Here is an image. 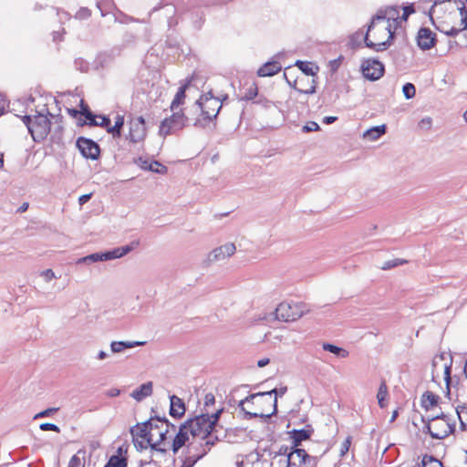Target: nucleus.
I'll return each instance as SVG.
<instances>
[{
	"label": "nucleus",
	"instance_id": "nucleus-44",
	"mask_svg": "<svg viewBox=\"0 0 467 467\" xmlns=\"http://www.w3.org/2000/svg\"><path fill=\"white\" fill-rule=\"evenodd\" d=\"M407 263H408V261L405 259L395 258V259L388 260V261L384 262L383 265L381 266V269L382 270H389L394 267L403 265Z\"/></svg>",
	"mask_w": 467,
	"mask_h": 467
},
{
	"label": "nucleus",
	"instance_id": "nucleus-21",
	"mask_svg": "<svg viewBox=\"0 0 467 467\" xmlns=\"http://www.w3.org/2000/svg\"><path fill=\"white\" fill-rule=\"evenodd\" d=\"M169 414L174 419H181L186 411L184 401L176 395L170 397Z\"/></svg>",
	"mask_w": 467,
	"mask_h": 467
},
{
	"label": "nucleus",
	"instance_id": "nucleus-38",
	"mask_svg": "<svg viewBox=\"0 0 467 467\" xmlns=\"http://www.w3.org/2000/svg\"><path fill=\"white\" fill-rule=\"evenodd\" d=\"M127 459L120 455H112L105 466L107 467H127Z\"/></svg>",
	"mask_w": 467,
	"mask_h": 467
},
{
	"label": "nucleus",
	"instance_id": "nucleus-26",
	"mask_svg": "<svg viewBox=\"0 0 467 467\" xmlns=\"http://www.w3.org/2000/svg\"><path fill=\"white\" fill-rule=\"evenodd\" d=\"M446 414L443 412H441L440 414H437V416H421V421L424 423V426L422 428V432L425 434H429L431 437V433H434L433 431V422H436L439 420V418H445Z\"/></svg>",
	"mask_w": 467,
	"mask_h": 467
},
{
	"label": "nucleus",
	"instance_id": "nucleus-58",
	"mask_svg": "<svg viewBox=\"0 0 467 467\" xmlns=\"http://www.w3.org/2000/svg\"><path fill=\"white\" fill-rule=\"evenodd\" d=\"M432 125V119L431 117H425L419 122V127L422 130H430Z\"/></svg>",
	"mask_w": 467,
	"mask_h": 467
},
{
	"label": "nucleus",
	"instance_id": "nucleus-22",
	"mask_svg": "<svg viewBox=\"0 0 467 467\" xmlns=\"http://www.w3.org/2000/svg\"><path fill=\"white\" fill-rule=\"evenodd\" d=\"M150 424V420H147L141 423H137L136 425L131 427L130 431L132 436V439L153 437V433H151Z\"/></svg>",
	"mask_w": 467,
	"mask_h": 467
},
{
	"label": "nucleus",
	"instance_id": "nucleus-53",
	"mask_svg": "<svg viewBox=\"0 0 467 467\" xmlns=\"http://www.w3.org/2000/svg\"><path fill=\"white\" fill-rule=\"evenodd\" d=\"M453 3L456 5V7L461 15V17H467V7L465 3L462 0H453Z\"/></svg>",
	"mask_w": 467,
	"mask_h": 467
},
{
	"label": "nucleus",
	"instance_id": "nucleus-20",
	"mask_svg": "<svg viewBox=\"0 0 467 467\" xmlns=\"http://www.w3.org/2000/svg\"><path fill=\"white\" fill-rule=\"evenodd\" d=\"M136 162L141 169L145 171H150L157 174L163 175L168 171V168L162 165L158 161H150L148 159H143L142 157H140Z\"/></svg>",
	"mask_w": 467,
	"mask_h": 467
},
{
	"label": "nucleus",
	"instance_id": "nucleus-50",
	"mask_svg": "<svg viewBox=\"0 0 467 467\" xmlns=\"http://www.w3.org/2000/svg\"><path fill=\"white\" fill-rule=\"evenodd\" d=\"M62 130H63V128L61 125H57L55 128L54 132L51 134L52 142L60 143L62 141Z\"/></svg>",
	"mask_w": 467,
	"mask_h": 467
},
{
	"label": "nucleus",
	"instance_id": "nucleus-59",
	"mask_svg": "<svg viewBox=\"0 0 467 467\" xmlns=\"http://www.w3.org/2000/svg\"><path fill=\"white\" fill-rule=\"evenodd\" d=\"M320 129L319 125L315 122V121H309L307 122L304 127H303V130L305 132H309V131H317Z\"/></svg>",
	"mask_w": 467,
	"mask_h": 467
},
{
	"label": "nucleus",
	"instance_id": "nucleus-24",
	"mask_svg": "<svg viewBox=\"0 0 467 467\" xmlns=\"http://www.w3.org/2000/svg\"><path fill=\"white\" fill-rule=\"evenodd\" d=\"M191 81L192 80L189 79L185 84H183L182 86H181L179 88V89L176 92L174 99H172L171 104V109L172 111H174L176 109V108H178L179 106H181L184 103V100L186 98L185 92H186L187 88H189Z\"/></svg>",
	"mask_w": 467,
	"mask_h": 467
},
{
	"label": "nucleus",
	"instance_id": "nucleus-9",
	"mask_svg": "<svg viewBox=\"0 0 467 467\" xmlns=\"http://www.w3.org/2000/svg\"><path fill=\"white\" fill-rule=\"evenodd\" d=\"M294 454L298 458L299 467H316L318 462V458L317 456L309 455L304 449L296 448L290 449L288 459L285 460L286 467L296 466V463L293 462Z\"/></svg>",
	"mask_w": 467,
	"mask_h": 467
},
{
	"label": "nucleus",
	"instance_id": "nucleus-12",
	"mask_svg": "<svg viewBox=\"0 0 467 467\" xmlns=\"http://www.w3.org/2000/svg\"><path fill=\"white\" fill-rule=\"evenodd\" d=\"M433 431L432 439L443 440L455 431V422L446 414L445 418H439L438 421L433 422Z\"/></svg>",
	"mask_w": 467,
	"mask_h": 467
},
{
	"label": "nucleus",
	"instance_id": "nucleus-7",
	"mask_svg": "<svg viewBox=\"0 0 467 467\" xmlns=\"http://www.w3.org/2000/svg\"><path fill=\"white\" fill-rule=\"evenodd\" d=\"M76 146L85 159L97 161L100 156L99 145L91 139L83 136L78 137L76 141Z\"/></svg>",
	"mask_w": 467,
	"mask_h": 467
},
{
	"label": "nucleus",
	"instance_id": "nucleus-39",
	"mask_svg": "<svg viewBox=\"0 0 467 467\" xmlns=\"http://www.w3.org/2000/svg\"><path fill=\"white\" fill-rule=\"evenodd\" d=\"M141 439V441H140L139 438L132 439L135 448L138 451H143L150 447V449L151 450V445L153 444V437Z\"/></svg>",
	"mask_w": 467,
	"mask_h": 467
},
{
	"label": "nucleus",
	"instance_id": "nucleus-27",
	"mask_svg": "<svg viewBox=\"0 0 467 467\" xmlns=\"http://www.w3.org/2000/svg\"><path fill=\"white\" fill-rule=\"evenodd\" d=\"M387 126L385 124L374 126L368 130H367L363 137L370 141L377 140L379 139L382 135L386 133Z\"/></svg>",
	"mask_w": 467,
	"mask_h": 467
},
{
	"label": "nucleus",
	"instance_id": "nucleus-54",
	"mask_svg": "<svg viewBox=\"0 0 467 467\" xmlns=\"http://www.w3.org/2000/svg\"><path fill=\"white\" fill-rule=\"evenodd\" d=\"M451 365H445V368H444V380H445V383H446V387H447V393L450 394V383H451Z\"/></svg>",
	"mask_w": 467,
	"mask_h": 467
},
{
	"label": "nucleus",
	"instance_id": "nucleus-64",
	"mask_svg": "<svg viewBox=\"0 0 467 467\" xmlns=\"http://www.w3.org/2000/svg\"><path fill=\"white\" fill-rule=\"evenodd\" d=\"M41 275L46 279L47 282L56 278L55 273L52 269H46L41 272Z\"/></svg>",
	"mask_w": 467,
	"mask_h": 467
},
{
	"label": "nucleus",
	"instance_id": "nucleus-41",
	"mask_svg": "<svg viewBox=\"0 0 467 467\" xmlns=\"http://www.w3.org/2000/svg\"><path fill=\"white\" fill-rule=\"evenodd\" d=\"M387 396H388V387H387L385 380H382L379 385L378 393H377L378 403L380 408L385 407L384 400Z\"/></svg>",
	"mask_w": 467,
	"mask_h": 467
},
{
	"label": "nucleus",
	"instance_id": "nucleus-42",
	"mask_svg": "<svg viewBox=\"0 0 467 467\" xmlns=\"http://www.w3.org/2000/svg\"><path fill=\"white\" fill-rule=\"evenodd\" d=\"M216 430L212 431L210 434H208L207 436L204 435L202 438V440H204V442L206 444L205 447L209 448L210 451L212 447H213L220 441L218 435L216 434Z\"/></svg>",
	"mask_w": 467,
	"mask_h": 467
},
{
	"label": "nucleus",
	"instance_id": "nucleus-62",
	"mask_svg": "<svg viewBox=\"0 0 467 467\" xmlns=\"http://www.w3.org/2000/svg\"><path fill=\"white\" fill-rule=\"evenodd\" d=\"M98 118L100 119V121H98L97 126L102 127L108 131V127H110L111 123L110 119L107 116H98Z\"/></svg>",
	"mask_w": 467,
	"mask_h": 467
},
{
	"label": "nucleus",
	"instance_id": "nucleus-6",
	"mask_svg": "<svg viewBox=\"0 0 467 467\" xmlns=\"http://www.w3.org/2000/svg\"><path fill=\"white\" fill-rule=\"evenodd\" d=\"M221 109L220 102L215 107L208 102H203L202 106H196V109L201 110V117L195 119L192 125L195 128L204 129L213 119H216Z\"/></svg>",
	"mask_w": 467,
	"mask_h": 467
},
{
	"label": "nucleus",
	"instance_id": "nucleus-37",
	"mask_svg": "<svg viewBox=\"0 0 467 467\" xmlns=\"http://www.w3.org/2000/svg\"><path fill=\"white\" fill-rule=\"evenodd\" d=\"M456 413L460 421V427L462 431L467 430V405L458 406L456 408Z\"/></svg>",
	"mask_w": 467,
	"mask_h": 467
},
{
	"label": "nucleus",
	"instance_id": "nucleus-52",
	"mask_svg": "<svg viewBox=\"0 0 467 467\" xmlns=\"http://www.w3.org/2000/svg\"><path fill=\"white\" fill-rule=\"evenodd\" d=\"M39 429L43 431H52L57 433L60 432V428L57 425L49 422L41 423Z\"/></svg>",
	"mask_w": 467,
	"mask_h": 467
},
{
	"label": "nucleus",
	"instance_id": "nucleus-17",
	"mask_svg": "<svg viewBox=\"0 0 467 467\" xmlns=\"http://www.w3.org/2000/svg\"><path fill=\"white\" fill-rule=\"evenodd\" d=\"M236 250L235 245L233 243L226 244L220 247L213 249L208 255L209 262H214L224 259L234 254Z\"/></svg>",
	"mask_w": 467,
	"mask_h": 467
},
{
	"label": "nucleus",
	"instance_id": "nucleus-25",
	"mask_svg": "<svg viewBox=\"0 0 467 467\" xmlns=\"http://www.w3.org/2000/svg\"><path fill=\"white\" fill-rule=\"evenodd\" d=\"M143 341H112L110 344V349L113 353H119L126 348H131L138 346H143Z\"/></svg>",
	"mask_w": 467,
	"mask_h": 467
},
{
	"label": "nucleus",
	"instance_id": "nucleus-31",
	"mask_svg": "<svg viewBox=\"0 0 467 467\" xmlns=\"http://www.w3.org/2000/svg\"><path fill=\"white\" fill-rule=\"evenodd\" d=\"M124 125V116L118 114L115 118V124L108 127V132L112 134L114 138H119L121 136V130Z\"/></svg>",
	"mask_w": 467,
	"mask_h": 467
},
{
	"label": "nucleus",
	"instance_id": "nucleus-11",
	"mask_svg": "<svg viewBox=\"0 0 467 467\" xmlns=\"http://www.w3.org/2000/svg\"><path fill=\"white\" fill-rule=\"evenodd\" d=\"M361 71L367 79L376 81L383 76L385 67L379 60L368 58L362 62Z\"/></svg>",
	"mask_w": 467,
	"mask_h": 467
},
{
	"label": "nucleus",
	"instance_id": "nucleus-33",
	"mask_svg": "<svg viewBox=\"0 0 467 467\" xmlns=\"http://www.w3.org/2000/svg\"><path fill=\"white\" fill-rule=\"evenodd\" d=\"M323 349L326 351H328L330 353H333L336 356L342 358H348L349 355V353L347 349L337 347L331 343H324Z\"/></svg>",
	"mask_w": 467,
	"mask_h": 467
},
{
	"label": "nucleus",
	"instance_id": "nucleus-63",
	"mask_svg": "<svg viewBox=\"0 0 467 467\" xmlns=\"http://www.w3.org/2000/svg\"><path fill=\"white\" fill-rule=\"evenodd\" d=\"M215 403V397L213 393H207L204 397V409L207 410V408L213 405Z\"/></svg>",
	"mask_w": 467,
	"mask_h": 467
},
{
	"label": "nucleus",
	"instance_id": "nucleus-3",
	"mask_svg": "<svg viewBox=\"0 0 467 467\" xmlns=\"http://www.w3.org/2000/svg\"><path fill=\"white\" fill-rule=\"evenodd\" d=\"M49 117L54 115L48 110L47 104L37 106L35 109L32 128L29 127V134L35 142L43 141L51 132V120Z\"/></svg>",
	"mask_w": 467,
	"mask_h": 467
},
{
	"label": "nucleus",
	"instance_id": "nucleus-49",
	"mask_svg": "<svg viewBox=\"0 0 467 467\" xmlns=\"http://www.w3.org/2000/svg\"><path fill=\"white\" fill-rule=\"evenodd\" d=\"M74 64L80 72L86 73L89 69V63L81 57L76 58Z\"/></svg>",
	"mask_w": 467,
	"mask_h": 467
},
{
	"label": "nucleus",
	"instance_id": "nucleus-40",
	"mask_svg": "<svg viewBox=\"0 0 467 467\" xmlns=\"http://www.w3.org/2000/svg\"><path fill=\"white\" fill-rule=\"evenodd\" d=\"M422 467H443L442 462L432 455L425 454L421 460Z\"/></svg>",
	"mask_w": 467,
	"mask_h": 467
},
{
	"label": "nucleus",
	"instance_id": "nucleus-60",
	"mask_svg": "<svg viewBox=\"0 0 467 467\" xmlns=\"http://www.w3.org/2000/svg\"><path fill=\"white\" fill-rule=\"evenodd\" d=\"M67 467H84V464L81 462L80 458L75 454L70 458Z\"/></svg>",
	"mask_w": 467,
	"mask_h": 467
},
{
	"label": "nucleus",
	"instance_id": "nucleus-5",
	"mask_svg": "<svg viewBox=\"0 0 467 467\" xmlns=\"http://www.w3.org/2000/svg\"><path fill=\"white\" fill-rule=\"evenodd\" d=\"M191 125V119L182 110L173 111L172 115L165 118L160 125L159 133L161 136H167L182 130L183 128Z\"/></svg>",
	"mask_w": 467,
	"mask_h": 467
},
{
	"label": "nucleus",
	"instance_id": "nucleus-55",
	"mask_svg": "<svg viewBox=\"0 0 467 467\" xmlns=\"http://www.w3.org/2000/svg\"><path fill=\"white\" fill-rule=\"evenodd\" d=\"M156 418H161L160 416L158 415H151L150 418L149 420H150L151 421V424H150V427H151V432L153 431H161L163 429V425L162 423H160L156 420Z\"/></svg>",
	"mask_w": 467,
	"mask_h": 467
},
{
	"label": "nucleus",
	"instance_id": "nucleus-61",
	"mask_svg": "<svg viewBox=\"0 0 467 467\" xmlns=\"http://www.w3.org/2000/svg\"><path fill=\"white\" fill-rule=\"evenodd\" d=\"M415 12V8L412 4L403 7V14L400 19L407 20L409 16Z\"/></svg>",
	"mask_w": 467,
	"mask_h": 467
},
{
	"label": "nucleus",
	"instance_id": "nucleus-8",
	"mask_svg": "<svg viewBox=\"0 0 467 467\" xmlns=\"http://www.w3.org/2000/svg\"><path fill=\"white\" fill-rule=\"evenodd\" d=\"M387 19V11L385 10H379L375 16H372L370 23L368 25L367 33L365 34L363 39L364 44L367 47H369L375 51H384L387 50L390 46L389 42H380V43H374L371 40L368 39V33L374 28V25L376 21L385 20Z\"/></svg>",
	"mask_w": 467,
	"mask_h": 467
},
{
	"label": "nucleus",
	"instance_id": "nucleus-28",
	"mask_svg": "<svg viewBox=\"0 0 467 467\" xmlns=\"http://www.w3.org/2000/svg\"><path fill=\"white\" fill-rule=\"evenodd\" d=\"M439 400L440 397L438 395L427 390L421 396V407L424 408L426 410H429L431 408L438 405Z\"/></svg>",
	"mask_w": 467,
	"mask_h": 467
},
{
	"label": "nucleus",
	"instance_id": "nucleus-35",
	"mask_svg": "<svg viewBox=\"0 0 467 467\" xmlns=\"http://www.w3.org/2000/svg\"><path fill=\"white\" fill-rule=\"evenodd\" d=\"M203 102H208L213 104V106H217V104L220 102V98L214 97L212 90L206 92L205 94L202 95L199 99L196 100L195 105L196 106H202Z\"/></svg>",
	"mask_w": 467,
	"mask_h": 467
},
{
	"label": "nucleus",
	"instance_id": "nucleus-30",
	"mask_svg": "<svg viewBox=\"0 0 467 467\" xmlns=\"http://www.w3.org/2000/svg\"><path fill=\"white\" fill-rule=\"evenodd\" d=\"M179 458L182 461V465L177 466L176 465L177 460L174 457H172L171 460H172L173 467H193L196 464V462L198 461H200L199 457L195 456L192 453H186L185 456H183V457L181 456Z\"/></svg>",
	"mask_w": 467,
	"mask_h": 467
},
{
	"label": "nucleus",
	"instance_id": "nucleus-48",
	"mask_svg": "<svg viewBox=\"0 0 467 467\" xmlns=\"http://www.w3.org/2000/svg\"><path fill=\"white\" fill-rule=\"evenodd\" d=\"M223 412V408H220L215 412L209 414V423H212L211 425H212L213 430H215V428L217 427L220 417Z\"/></svg>",
	"mask_w": 467,
	"mask_h": 467
},
{
	"label": "nucleus",
	"instance_id": "nucleus-18",
	"mask_svg": "<svg viewBox=\"0 0 467 467\" xmlns=\"http://www.w3.org/2000/svg\"><path fill=\"white\" fill-rule=\"evenodd\" d=\"M205 445L204 440L202 438H192V441H188L186 445V453H192L201 460L210 451Z\"/></svg>",
	"mask_w": 467,
	"mask_h": 467
},
{
	"label": "nucleus",
	"instance_id": "nucleus-47",
	"mask_svg": "<svg viewBox=\"0 0 467 467\" xmlns=\"http://www.w3.org/2000/svg\"><path fill=\"white\" fill-rule=\"evenodd\" d=\"M84 117L86 119L83 122L79 123L80 126L88 125L91 127H96L98 125V116L95 115L92 111H90L88 114H85Z\"/></svg>",
	"mask_w": 467,
	"mask_h": 467
},
{
	"label": "nucleus",
	"instance_id": "nucleus-16",
	"mask_svg": "<svg viewBox=\"0 0 467 467\" xmlns=\"http://www.w3.org/2000/svg\"><path fill=\"white\" fill-rule=\"evenodd\" d=\"M436 44V35L428 27H420L417 34V45L421 50H429Z\"/></svg>",
	"mask_w": 467,
	"mask_h": 467
},
{
	"label": "nucleus",
	"instance_id": "nucleus-29",
	"mask_svg": "<svg viewBox=\"0 0 467 467\" xmlns=\"http://www.w3.org/2000/svg\"><path fill=\"white\" fill-rule=\"evenodd\" d=\"M258 94V88L254 82L251 83L248 88L240 89V100H252Z\"/></svg>",
	"mask_w": 467,
	"mask_h": 467
},
{
	"label": "nucleus",
	"instance_id": "nucleus-36",
	"mask_svg": "<svg viewBox=\"0 0 467 467\" xmlns=\"http://www.w3.org/2000/svg\"><path fill=\"white\" fill-rule=\"evenodd\" d=\"M284 78H285V80H286L287 84H288L290 87H292L293 88H295V89H296L297 92H299V93H303V94H306V95H312V94L316 93V80H315L314 78L312 79V83H313V85L310 87V88L304 90V89H301V88H297L296 87V79H295V80L291 81V80L288 78L286 72H285V73H284Z\"/></svg>",
	"mask_w": 467,
	"mask_h": 467
},
{
	"label": "nucleus",
	"instance_id": "nucleus-4",
	"mask_svg": "<svg viewBox=\"0 0 467 467\" xmlns=\"http://www.w3.org/2000/svg\"><path fill=\"white\" fill-rule=\"evenodd\" d=\"M310 311L304 302H282L275 308V318L284 322L296 321Z\"/></svg>",
	"mask_w": 467,
	"mask_h": 467
},
{
	"label": "nucleus",
	"instance_id": "nucleus-14",
	"mask_svg": "<svg viewBox=\"0 0 467 467\" xmlns=\"http://www.w3.org/2000/svg\"><path fill=\"white\" fill-rule=\"evenodd\" d=\"M314 433V428L310 424H306L303 429H294L288 432L292 440L291 449L298 448L302 441H308Z\"/></svg>",
	"mask_w": 467,
	"mask_h": 467
},
{
	"label": "nucleus",
	"instance_id": "nucleus-46",
	"mask_svg": "<svg viewBox=\"0 0 467 467\" xmlns=\"http://www.w3.org/2000/svg\"><path fill=\"white\" fill-rule=\"evenodd\" d=\"M402 92L407 99H413L416 94L415 86L412 83H406L402 87Z\"/></svg>",
	"mask_w": 467,
	"mask_h": 467
},
{
	"label": "nucleus",
	"instance_id": "nucleus-34",
	"mask_svg": "<svg viewBox=\"0 0 467 467\" xmlns=\"http://www.w3.org/2000/svg\"><path fill=\"white\" fill-rule=\"evenodd\" d=\"M105 252L94 253L87 256L81 257L77 261V264H90L101 261H107L104 258Z\"/></svg>",
	"mask_w": 467,
	"mask_h": 467
},
{
	"label": "nucleus",
	"instance_id": "nucleus-13",
	"mask_svg": "<svg viewBox=\"0 0 467 467\" xmlns=\"http://www.w3.org/2000/svg\"><path fill=\"white\" fill-rule=\"evenodd\" d=\"M146 131V123L142 116L130 120L129 139L131 142L136 143L144 140Z\"/></svg>",
	"mask_w": 467,
	"mask_h": 467
},
{
	"label": "nucleus",
	"instance_id": "nucleus-43",
	"mask_svg": "<svg viewBox=\"0 0 467 467\" xmlns=\"http://www.w3.org/2000/svg\"><path fill=\"white\" fill-rule=\"evenodd\" d=\"M436 28L440 32H441L451 37H455L461 33V30H457V27H454V26L449 27L447 25L436 26Z\"/></svg>",
	"mask_w": 467,
	"mask_h": 467
},
{
	"label": "nucleus",
	"instance_id": "nucleus-45",
	"mask_svg": "<svg viewBox=\"0 0 467 467\" xmlns=\"http://www.w3.org/2000/svg\"><path fill=\"white\" fill-rule=\"evenodd\" d=\"M156 420L160 423H162L163 429H167L169 434H176L177 433V427L175 424L171 423L166 416H163L161 418H156Z\"/></svg>",
	"mask_w": 467,
	"mask_h": 467
},
{
	"label": "nucleus",
	"instance_id": "nucleus-10",
	"mask_svg": "<svg viewBox=\"0 0 467 467\" xmlns=\"http://www.w3.org/2000/svg\"><path fill=\"white\" fill-rule=\"evenodd\" d=\"M159 439L153 441L151 445V461L154 462V458L165 456L168 454V451L171 450V443L167 441L172 435L169 434L167 429H162L158 431Z\"/></svg>",
	"mask_w": 467,
	"mask_h": 467
},
{
	"label": "nucleus",
	"instance_id": "nucleus-2",
	"mask_svg": "<svg viewBox=\"0 0 467 467\" xmlns=\"http://www.w3.org/2000/svg\"><path fill=\"white\" fill-rule=\"evenodd\" d=\"M211 424L209 423V412H202L182 423L171 441L173 455L186 445L190 440V434L192 438H202L204 435L210 434L213 431Z\"/></svg>",
	"mask_w": 467,
	"mask_h": 467
},
{
	"label": "nucleus",
	"instance_id": "nucleus-1",
	"mask_svg": "<svg viewBox=\"0 0 467 467\" xmlns=\"http://www.w3.org/2000/svg\"><path fill=\"white\" fill-rule=\"evenodd\" d=\"M287 387L273 389L269 391L252 393L238 401L237 406L244 414V420L254 418L270 419L277 413V397L284 396Z\"/></svg>",
	"mask_w": 467,
	"mask_h": 467
},
{
	"label": "nucleus",
	"instance_id": "nucleus-51",
	"mask_svg": "<svg viewBox=\"0 0 467 467\" xmlns=\"http://www.w3.org/2000/svg\"><path fill=\"white\" fill-rule=\"evenodd\" d=\"M58 410H59L58 408H47V409L36 413L34 416V419L36 420L39 418L49 417V416L53 415L55 412H57Z\"/></svg>",
	"mask_w": 467,
	"mask_h": 467
},
{
	"label": "nucleus",
	"instance_id": "nucleus-19",
	"mask_svg": "<svg viewBox=\"0 0 467 467\" xmlns=\"http://www.w3.org/2000/svg\"><path fill=\"white\" fill-rule=\"evenodd\" d=\"M139 245L138 241H132L130 244L119 247H116L112 250L106 251L104 254V258H106L107 261L121 258L124 255L130 253L132 250H134Z\"/></svg>",
	"mask_w": 467,
	"mask_h": 467
},
{
	"label": "nucleus",
	"instance_id": "nucleus-23",
	"mask_svg": "<svg viewBox=\"0 0 467 467\" xmlns=\"http://www.w3.org/2000/svg\"><path fill=\"white\" fill-rule=\"evenodd\" d=\"M152 382L148 381L146 383L141 384L139 388L134 389L130 396L137 401H141L145 398L150 396L152 394Z\"/></svg>",
	"mask_w": 467,
	"mask_h": 467
},
{
	"label": "nucleus",
	"instance_id": "nucleus-57",
	"mask_svg": "<svg viewBox=\"0 0 467 467\" xmlns=\"http://www.w3.org/2000/svg\"><path fill=\"white\" fill-rule=\"evenodd\" d=\"M91 16V11L88 7H81L76 14L78 19H88Z\"/></svg>",
	"mask_w": 467,
	"mask_h": 467
},
{
	"label": "nucleus",
	"instance_id": "nucleus-56",
	"mask_svg": "<svg viewBox=\"0 0 467 467\" xmlns=\"http://www.w3.org/2000/svg\"><path fill=\"white\" fill-rule=\"evenodd\" d=\"M351 441H352V437L348 436L346 438V440L343 441V443L341 444V448H340V455L341 456H344L348 451L350 445H351Z\"/></svg>",
	"mask_w": 467,
	"mask_h": 467
},
{
	"label": "nucleus",
	"instance_id": "nucleus-15",
	"mask_svg": "<svg viewBox=\"0 0 467 467\" xmlns=\"http://www.w3.org/2000/svg\"><path fill=\"white\" fill-rule=\"evenodd\" d=\"M284 56L283 53H277L274 56V57L265 62L258 70L257 75L259 77H272L282 69V65L279 62V58Z\"/></svg>",
	"mask_w": 467,
	"mask_h": 467
},
{
	"label": "nucleus",
	"instance_id": "nucleus-32",
	"mask_svg": "<svg viewBox=\"0 0 467 467\" xmlns=\"http://www.w3.org/2000/svg\"><path fill=\"white\" fill-rule=\"evenodd\" d=\"M312 64L307 61L296 60L295 66H296L306 76L315 77L318 71V67L316 69L311 66Z\"/></svg>",
	"mask_w": 467,
	"mask_h": 467
}]
</instances>
